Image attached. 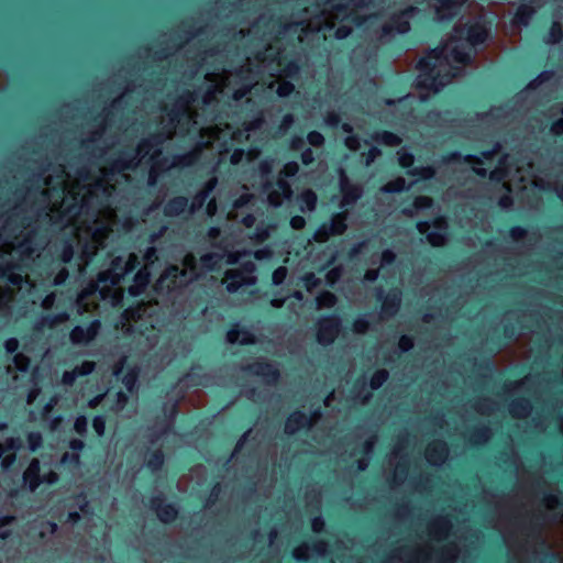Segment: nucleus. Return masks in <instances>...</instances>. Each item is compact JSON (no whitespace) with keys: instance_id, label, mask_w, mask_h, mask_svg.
<instances>
[{"instance_id":"obj_53","label":"nucleus","mask_w":563,"mask_h":563,"mask_svg":"<svg viewBox=\"0 0 563 563\" xmlns=\"http://www.w3.org/2000/svg\"><path fill=\"white\" fill-rule=\"evenodd\" d=\"M369 329V322L365 317H358L353 322V331L358 334H364Z\"/></svg>"},{"instance_id":"obj_31","label":"nucleus","mask_w":563,"mask_h":563,"mask_svg":"<svg viewBox=\"0 0 563 563\" xmlns=\"http://www.w3.org/2000/svg\"><path fill=\"white\" fill-rule=\"evenodd\" d=\"M500 150V144L497 142L492 150H485L481 152V156L476 155H464L465 163H473L475 165H483L484 159H492L494 155Z\"/></svg>"},{"instance_id":"obj_35","label":"nucleus","mask_w":563,"mask_h":563,"mask_svg":"<svg viewBox=\"0 0 563 563\" xmlns=\"http://www.w3.org/2000/svg\"><path fill=\"white\" fill-rule=\"evenodd\" d=\"M4 350L7 354L14 355V362L16 365H19L20 361H25L27 363V360L22 355L18 353L20 343L19 340L15 338H9L4 341Z\"/></svg>"},{"instance_id":"obj_51","label":"nucleus","mask_w":563,"mask_h":563,"mask_svg":"<svg viewBox=\"0 0 563 563\" xmlns=\"http://www.w3.org/2000/svg\"><path fill=\"white\" fill-rule=\"evenodd\" d=\"M92 428L97 435L101 437L106 430V416L103 413L96 415L92 419Z\"/></svg>"},{"instance_id":"obj_28","label":"nucleus","mask_w":563,"mask_h":563,"mask_svg":"<svg viewBox=\"0 0 563 563\" xmlns=\"http://www.w3.org/2000/svg\"><path fill=\"white\" fill-rule=\"evenodd\" d=\"M134 285L130 287L131 295H139L150 283V272L146 268L139 269L133 277Z\"/></svg>"},{"instance_id":"obj_43","label":"nucleus","mask_w":563,"mask_h":563,"mask_svg":"<svg viewBox=\"0 0 563 563\" xmlns=\"http://www.w3.org/2000/svg\"><path fill=\"white\" fill-rule=\"evenodd\" d=\"M27 446L31 452H36L43 444L42 434L37 431H31L26 435Z\"/></svg>"},{"instance_id":"obj_21","label":"nucleus","mask_w":563,"mask_h":563,"mask_svg":"<svg viewBox=\"0 0 563 563\" xmlns=\"http://www.w3.org/2000/svg\"><path fill=\"white\" fill-rule=\"evenodd\" d=\"M379 0H347L346 3L336 2L331 5V9L336 13H346L350 4L353 5L355 10L357 9H367L371 7H376Z\"/></svg>"},{"instance_id":"obj_64","label":"nucleus","mask_w":563,"mask_h":563,"mask_svg":"<svg viewBox=\"0 0 563 563\" xmlns=\"http://www.w3.org/2000/svg\"><path fill=\"white\" fill-rule=\"evenodd\" d=\"M433 527L437 533L444 534L450 528V521L446 518H440L434 522Z\"/></svg>"},{"instance_id":"obj_29","label":"nucleus","mask_w":563,"mask_h":563,"mask_svg":"<svg viewBox=\"0 0 563 563\" xmlns=\"http://www.w3.org/2000/svg\"><path fill=\"white\" fill-rule=\"evenodd\" d=\"M278 64L282 66L283 75L287 78H296L300 71V65L297 59L280 57Z\"/></svg>"},{"instance_id":"obj_36","label":"nucleus","mask_w":563,"mask_h":563,"mask_svg":"<svg viewBox=\"0 0 563 563\" xmlns=\"http://www.w3.org/2000/svg\"><path fill=\"white\" fill-rule=\"evenodd\" d=\"M389 378V373L385 368L376 369L369 379V386L373 390L379 389Z\"/></svg>"},{"instance_id":"obj_22","label":"nucleus","mask_w":563,"mask_h":563,"mask_svg":"<svg viewBox=\"0 0 563 563\" xmlns=\"http://www.w3.org/2000/svg\"><path fill=\"white\" fill-rule=\"evenodd\" d=\"M272 229L273 225L263 219L255 224L250 239L256 244H263L269 239Z\"/></svg>"},{"instance_id":"obj_57","label":"nucleus","mask_w":563,"mask_h":563,"mask_svg":"<svg viewBox=\"0 0 563 563\" xmlns=\"http://www.w3.org/2000/svg\"><path fill=\"white\" fill-rule=\"evenodd\" d=\"M398 346L401 352L406 353L413 349V339L410 335L402 334L399 338Z\"/></svg>"},{"instance_id":"obj_27","label":"nucleus","mask_w":563,"mask_h":563,"mask_svg":"<svg viewBox=\"0 0 563 563\" xmlns=\"http://www.w3.org/2000/svg\"><path fill=\"white\" fill-rule=\"evenodd\" d=\"M490 430L487 426H479L472 429L468 437V443L474 448H479L489 439Z\"/></svg>"},{"instance_id":"obj_42","label":"nucleus","mask_w":563,"mask_h":563,"mask_svg":"<svg viewBox=\"0 0 563 563\" xmlns=\"http://www.w3.org/2000/svg\"><path fill=\"white\" fill-rule=\"evenodd\" d=\"M332 236L334 235L329 230L325 221H323L313 233V240L319 243H325Z\"/></svg>"},{"instance_id":"obj_50","label":"nucleus","mask_w":563,"mask_h":563,"mask_svg":"<svg viewBox=\"0 0 563 563\" xmlns=\"http://www.w3.org/2000/svg\"><path fill=\"white\" fill-rule=\"evenodd\" d=\"M324 141L325 140H324L323 134L316 130L308 132V134L306 136V142L314 147L322 146L324 144Z\"/></svg>"},{"instance_id":"obj_47","label":"nucleus","mask_w":563,"mask_h":563,"mask_svg":"<svg viewBox=\"0 0 563 563\" xmlns=\"http://www.w3.org/2000/svg\"><path fill=\"white\" fill-rule=\"evenodd\" d=\"M74 246L71 244V242L69 240H66L63 244V247H62V252L59 254V260L65 263V264H68L71 262L73 257H74Z\"/></svg>"},{"instance_id":"obj_4","label":"nucleus","mask_w":563,"mask_h":563,"mask_svg":"<svg viewBox=\"0 0 563 563\" xmlns=\"http://www.w3.org/2000/svg\"><path fill=\"white\" fill-rule=\"evenodd\" d=\"M341 318L336 313H329L321 317L317 323V342L322 346L333 344L341 331Z\"/></svg>"},{"instance_id":"obj_59","label":"nucleus","mask_w":563,"mask_h":563,"mask_svg":"<svg viewBox=\"0 0 563 563\" xmlns=\"http://www.w3.org/2000/svg\"><path fill=\"white\" fill-rule=\"evenodd\" d=\"M140 265V261L135 254H130L129 258L124 262V274L133 273L137 266Z\"/></svg>"},{"instance_id":"obj_58","label":"nucleus","mask_w":563,"mask_h":563,"mask_svg":"<svg viewBox=\"0 0 563 563\" xmlns=\"http://www.w3.org/2000/svg\"><path fill=\"white\" fill-rule=\"evenodd\" d=\"M552 76V73L549 71V70H543L541 71L536 79H533L532 81H530L528 84V88L529 89H536L538 87V85L544 82V81H548Z\"/></svg>"},{"instance_id":"obj_40","label":"nucleus","mask_w":563,"mask_h":563,"mask_svg":"<svg viewBox=\"0 0 563 563\" xmlns=\"http://www.w3.org/2000/svg\"><path fill=\"white\" fill-rule=\"evenodd\" d=\"M406 189V180L402 177H398L394 180L388 181L383 190L387 194H399Z\"/></svg>"},{"instance_id":"obj_63","label":"nucleus","mask_w":563,"mask_h":563,"mask_svg":"<svg viewBox=\"0 0 563 563\" xmlns=\"http://www.w3.org/2000/svg\"><path fill=\"white\" fill-rule=\"evenodd\" d=\"M352 33V29L347 25H339L334 31V36L339 41L346 40Z\"/></svg>"},{"instance_id":"obj_32","label":"nucleus","mask_w":563,"mask_h":563,"mask_svg":"<svg viewBox=\"0 0 563 563\" xmlns=\"http://www.w3.org/2000/svg\"><path fill=\"white\" fill-rule=\"evenodd\" d=\"M563 40V27L561 23L553 22L543 36V42L547 44H558Z\"/></svg>"},{"instance_id":"obj_33","label":"nucleus","mask_w":563,"mask_h":563,"mask_svg":"<svg viewBox=\"0 0 563 563\" xmlns=\"http://www.w3.org/2000/svg\"><path fill=\"white\" fill-rule=\"evenodd\" d=\"M80 464V454L67 451L60 457V465L68 471L77 470Z\"/></svg>"},{"instance_id":"obj_11","label":"nucleus","mask_w":563,"mask_h":563,"mask_svg":"<svg viewBox=\"0 0 563 563\" xmlns=\"http://www.w3.org/2000/svg\"><path fill=\"white\" fill-rule=\"evenodd\" d=\"M254 376L263 378L267 385H276L280 378L279 368L268 361H257L245 368Z\"/></svg>"},{"instance_id":"obj_56","label":"nucleus","mask_w":563,"mask_h":563,"mask_svg":"<svg viewBox=\"0 0 563 563\" xmlns=\"http://www.w3.org/2000/svg\"><path fill=\"white\" fill-rule=\"evenodd\" d=\"M508 233L511 240L520 241L527 235V229L521 225H512Z\"/></svg>"},{"instance_id":"obj_23","label":"nucleus","mask_w":563,"mask_h":563,"mask_svg":"<svg viewBox=\"0 0 563 563\" xmlns=\"http://www.w3.org/2000/svg\"><path fill=\"white\" fill-rule=\"evenodd\" d=\"M429 228L430 222L428 221H419L417 223V230L420 234L427 235V240L432 246H441L445 241L444 234L438 231L428 232Z\"/></svg>"},{"instance_id":"obj_62","label":"nucleus","mask_w":563,"mask_h":563,"mask_svg":"<svg viewBox=\"0 0 563 563\" xmlns=\"http://www.w3.org/2000/svg\"><path fill=\"white\" fill-rule=\"evenodd\" d=\"M395 261H396V254L391 250L386 249L382 252L380 262H382L383 266L393 265L395 263Z\"/></svg>"},{"instance_id":"obj_26","label":"nucleus","mask_w":563,"mask_h":563,"mask_svg":"<svg viewBox=\"0 0 563 563\" xmlns=\"http://www.w3.org/2000/svg\"><path fill=\"white\" fill-rule=\"evenodd\" d=\"M450 57L455 63L467 65L472 60L471 48L467 44H456L450 49Z\"/></svg>"},{"instance_id":"obj_15","label":"nucleus","mask_w":563,"mask_h":563,"mask_svg":"<svg viewBox=\"0 0 563 563\" xmlns=\"http://www.w3.org/2000/svg\"><path fill=\"white\" fill-rule=\"evenodd\" d=\"M44 482L41 475V462L33 457L22 475V484L26 486L31 493H34Z\"/></svg>"},{"instance_id":"obj_45","label":"nucleus","mask_w":563,"mask_h":563,"mask_svg":"<svg viewBox=\"0 0 563 563\" xmlns=\"http://www.w3.org/2000/svg\"><path fill=\"white\" fill-rule=\"evenodd\" d=\"M74 430L75 432L81 437L85 438L88 433V419L84 415H79L74 422Z\"/></svg>"},{"instance_id":"obj_6","label":"nucleus","mask_w":563,"mask_h":563,"mask_svg":"<svg viewBox=\"0 0 563 563\" xmlns=\"http://www.w3.org/2000/svg\"><path fill=\"white\" fill-rule=\"evenodd\" d=\"M113 375L121 380L128 393L133 394L137 390L140 368L136 364L128 363L123 357L114 366Z\"/></svg>"},{"instance_id":"obj_52","label":"nucleus","mask_w":563,"mask_h":563,"mask_svg":"<svg viewBox=\"0 0 563 563\" xmlns=\"http://www.w3.org/2000/svg\"><path fill=\"white\" fill-rule=\"evenodd\" d=\"M449 76H442L440 70L434 71V87L430 90V92L438 93L440 92L449 81Z\"/></svg>"},{"instance_id":"obj_34","label":"nucleus","mask_w":563,"mask_h":563,"mask_svg":"<svg viewBox=\"0 0 563 563\" xmlns=\"http://www.w3.org/2000/svg\"><path fill=\"white\" fill-rule=\"evenodd\" d=\"M314 300L317 308H332L338 301L336 296L329 290L320 291Z\"/></svg>"},{"instance_id":"obj_18","label":"nucleus","mask_w":563,"mask_h":563,"mask_svg":"<svg viewBox=\"0 0 563 563\" xmlns=\"http://www.w3.org/2000/svg\"><path fill=\"white\" fill-rule=\"evenodd\" d=\"M164 464L165 453L162 448H156L154 450L150 448L146 449L145 466L151 473L155 474L161 472Z\"/></svg>"},{"instance_id":"obj_13","label":"nucleus","mask_w":563,"mask_h":563,"mask_svg":"<svg viewBox=\"0 0 563 563\" xmlns=\"http://www.w3.org/2000/svg\"><path fill=\"white\" fill-rule=\"evenodd\" d=\"M340 208L347 210L353 207L361 197V189L354 185L345 175L340 179Z\"/></svg>"},{"instance_id":"obj_5","label":"nucleus","mask_w":563,"mask_h":563,"mask_svg":"<svg viewBox=\"0 0 563 563\" xmlns=\"http://www.w3.org/2000/svg\"><path fill=\"white\" fill-rule=\"evenodd\" d=\"M208 196V191L198 194L189 207V199L185 196H176L170 198L163 208L165 217L175 218L184 212H192L197 207H200Z\"/></svg>"},{"instance_id":"obj_3","label":"nucleus","mask_w":563,"mask_h":563,"mask_svg":"<svg viewBox=\"0 0 563 563\" xmlns=\"http://www.w3.org/2000/svg\"><path fill=\"white\" fill-rule=\"evenodd\" d=\"M455 35L464 41L470 48H476L487 41L489 29L487 24L481 20L468 21L464 25L455 29Z\"/></svg>"},{"instance_id":"obj_44","label":"nucleus","mask_w":563,"mask_h":563,"mask_svg":"<svg viewBox=\"0 0 563 563\" xmlns=\"http://www.w3.org/2000/svg\"><path fill=\"white\" fill-rule=\"evenodd\" d=\"M95 368L96 363L93 361H82L80 364L74 367V371L78 377H84L90 375Z\"/></svg>"},{"instance_id":"obj_20","label":"nucleus","mask_w":563,"mask_h":563,"mask_svg":"<svg viewBox=\"0 0 563 563\" xmlns=\"http://www.w3.org/2000/svg\"><path fill=\"white\" fill-rule=\"evenodd\" d=\"M372 140L384 146H398L401 144V137L395 132L388 130H378L372 134Z\"/></svg>"},{"instance_id":"obj_24","label":"nucleus","mask_w":563,"mask_h":563,"mask_svg":"<svg viewBox=\"0 0 563 563\" xmlns=\"http://www.w3.org/2000/svg\"><path fill=\"white\" fill-rule=\"evenodd\" d=\"M346 213L338 212L334 213L327 222L329 230L332 232L334 236L342 235L346 229Z\"/></svg>"},{"instance_id":"obj_19","label":"nucleus","mask_w":563,"mask_h":563,"mask_svg":"<svg viewBox=\"0 0 563 563\" xmlns=\"http://www.w3.org/2000/svg\"><path fill=\"white\" fill-rule=\"evenodd\" d=\"M124 275V261L118 256L111 261V268L103 272L99 276L100 282L110 280L112 284H117Z\"/></svg>"},{"instance_id":"obj_37","label":"nucleus","mask_w":563,"mask_h":563,"mask_svg":"<svg viewBox=\"0 0 563 563\" xmlns=\"http://www.w3.org/2000/svg\"><path fill=\"white\" fill-rule=\"evenodd\" d=\"M417 69L419 70V74L437 71L438 67L435 64V57L426 56L420 58L417 63Z\"/></svg>"},{"instance_id":"obj_17","label":"nucleus","mask_w":563,"mask_h":563,"mask_svg":"<svg viewBox=\"0 0 563 563\" xmlns=\"http://www.w3.org/2000/svg\"><path fill=\"white\" fill-rule=\"evenodd\" d=\"M449 454V446L445 441L437 440L431 443L427 451L426 457L431 465H440L444 463Z\"/></svg>"},{"instance_id":"obj_16","label":"nucleus","mask_w":563,"mask_h":563,"mask_svg":"<svg viewBox=\"0 0 563 563\" xmlns=\"http://www.w3.org/2000/svg\"><path fill=\"white\" fill-rule=\"evenodd\" d=\"M225 338L230 344L239 342L241 345H253L255 343V336L251 330L241 325L239 322H234L230 325Z\"/></svg>"},{"instance_id":"obj_38","label":"nucleus","mask_w":563,"mask_h":563,"mask_svg":"<svg viewBox=\"0 0 563 563\" xmlns=\"http://www.w3.org/2000/svg\"><path fill=\"white\" fill-rule=\"evenodd\" d=\"M15 266L13 264H8L4 267H1V275L12 285L20 286L22 283V276L13 273Z\"/></svg>"},{"instance_id":"obj_12","label":"nucleus","mask_w":563,"mask_h":563,"mask_svg":"<svg viewBox=\"0 0 563 563\" xmlns=\"http://www.w3.org/2000/svg\"><path fill=\"white\" fill-rule=\"evenodd\" d=\"M398 164L411 177L431 178L434 173L431 167H416L413 154L406 150L398 153Z\"/></svg>"},{"instance_id":"obj_60","label":"nucleus","mask_w":563,"mask_h":563,"mask_svg":"<svg viewBox=\"0 0 563 563\" xmlns=\"http://www.w3.org/2000/svg\"><path fill=\"white\" fill-rule=\"evenodd\" d=\"M300 159L305 166L311 165L316 159L312 148L306 146L300 153Z\"/></svg>"},{"instance_id":"obj_14","label":"nucleus","mask_w":563,"mask_h":563,"mask_svg":"<svg viewBox=\"0 0 563 563\" xmlns=\"http://www.w3.org/2000/svg\"><path fill=\"white\" fill-rule=\"evenodd\" d=\"M255 278H246L242 271L227 269L223 274V284L229 294H236L243 286H252Z\"/></svg>"},{"instance_id":"obj_54","label":"nucleus","mask_w":563,"mask_h":563,"mask_svg":"<svg viewBox=\"0 0 563 563\" xmlns=\"http://www.w3.org/2000/svg\"><path fill=\"white\" fill-rule=\"evenodd\" d=\"M19 249L23 255H31L34 252L33 247V239L31 233H29L20 243Z\"/></svg>"},{"instance_id":"obj_48","label":"nucleus","mask_w":563,"mask_h":563,"mask_svg":"<svg viewBox=\"0 0 563 563\" xmlns=\"http://www.w3.org/2000/svg\"><path fill=\"white\" fill-rule=\"evenodd\" d=\"M294 91L295 85L289 80H284L278 85L276 89V95L279 98H288L290 95H292Z\"/></svg>"},{"instance_id":"obj_49","label":"nucleus","mask_w":563,"mask_h":563,"mask_svg":"<svg viewBox=\"0 0 563 563\" xmlns=\"http://www.w3.org/2000/svg\"><path fill=\"white\" fill-rule=\"evenodd\" d=\"M287 268L285 266H278L272 273V284L275 286H280L285 283L287 278Z\"/></svg>"},{"instance_id":"obj_25","label":"nucleus","mask_w":563,"mask_h":563,"mask_svg":"<svg viewBox=\"0 0 563 563\" xmlns=\"http://www.w3.org/2000/svg\"><path fill=\"white\" fill-rule=\"evenodd\" d=\"M532 409L531 401L526 397H520L511 401L509 412L512 417L521 418L527 416Z\"/></svg>"},{"instance_id":"obj_1","label":"nucleus","mask_w":563,"mask_h":563,"mask_svg":"<svg viewBox=\"0 0 563 563\" xmlns=\"http://www.w3.org/2000/svg\"><path fill=\"white\" fill-rule=\"evenodd\" d=\"M422 14L413 4L389 12L380 26L378 43L390 55H401L415 43L411 36V22Z\"/></svg>"},{"instance_id":"obj_7","label":"nucleus","mask_w":563,"mask_h":563,"mask_svg":"<svg viewBox=\"0 0 563 563\" xmlns=\"http://www.w3.org/2000/svg\"><path fill=\"white\" fill-rule=\"evenodd\" d=\"M148 507L156 512L162 523H173L179 515V507L175 503H166L162 493L153 495L148 500Z\"/></svg>"},{"instance_id":"obj_41","label":"nucleus","mask_w":563,"mask_h":563,"mask_svg":"<svg viewBox=\"0 0 563 563\" xmlns=\"http://www.w3.org/2000/svg\"><path fill=\"white\" fill-rule=\"evenodd\" d=\"M300 279L308 291H312L321 285V279L312 272L305 273Z\"/></svg>"},{"instance_id":"obj_30","label":"nucleus","mask_w":563,"mask_h":563,"mask_svg":"<svg viewBox=\"0 0 563 563\" xmlns=\"http://www.w3.org/2000/svg\"><path fill=\"white\" fill-rule=\"evenodd\" d=\"M222 256L218 253L209 252L205 253L199 258L200 267L206 272L217 271V266L221 262Z\"/></svg>"},{"instance_id":"obj_2","label":"nucleus","mask_w":563,"mask_h":563,"mask_svg":"<svg viewBox=\"0 0 563 563\" xmlns=\"http://www.w3.org/2000/svg\"><path fill=\"white\" fill-rule=\"evenodd\" d=\"M163 142L164 136L161 133H154L148 137L142 139L136 148L121 152L111 162V172H124L134 168L132 163L139 154H147L152 148L161 146Z\"/></svg>"},{"instance_id":"obj_61","label":"nucleus","mask_w":563,"mask_h":563,"mask_svg":"<svg viewBox=\"0 0 563 563\" xmlns=\"http://www.w3.org/2000/svg\"><path fill=\"white\" fill-rule=\"evenodd\" d=\"M507 176L506 169L501 167H496L488 174V178L494 183H501Z\"/></svg>"},{"instance_id":"obj_9","label":"nucleus","mask_w":563,"mask_h":563,"mask_svg":"<svg viewBox=\"0 0 563 563\" xmlns=\"http://www.w3.org/2000/svg\"><path fill=\"white\" fill-rule=\"evenodd\" d=\"M321 415L320 408L312 411L311 415L300 409H296L289 413L286 419L284 431L287 435H295L298 431L309 430L312 427V419Z\"/></svg>"},{"instance_id":"obj_8","label":"nucleus","mask_w":563,"mask_h":563,"mask_svg":"<svg viewBox=\"0 0 563 563\" xmlns=\"http://www.w3.org/2000/svg\"><path fill=\"white\" fill-rule=\"evenodd\" d=\"M101 329V321L97 318L82 324L75 325L69 332V340L74 345H88L92 342Z\"/></svg>"},{"instance_id":"obj_10","label":"nucleus","mask_w":563,"mask_h":563,"mask_svg":"<svg viewBox=\"0 0 563 563\" xmlns=\"http://www.w3.org/2000/svg\"><path fill=\"white\" fill-rule=\"evenodd\" d=\"M376 299L382 301L380 314L383 318H390L397 314L401 303V292L398 289H390L387 294L382 288L377 289Z\"/></svg>"},{"instance_id":"obj_46","label":"nucleus","mask_w":563,"mask_h":563,"mask_svg":"<svg viewBox=\"0 0 563 563\" xmlns=\"http://www.w3.org/2000/svg\"><path fill=\"white\" fill-rule=\"evenodd\" d=\"M299 173V165L295 161H290L284 164L280 175L285 178H294Z\"/></svg>"},{"instance_id":"obj_55","label":"nucleus","mask_w":563,"mask_h":563,"mask_svg":"<svg viewBox=\"0 0 563 563\" xmlns=\"http://www.w3.org/2000/svg\"><path fill=\"white\" fill-rule=\"evenodd\" d=\"M13 517L10 515L0 516V539L5 540L10 536L9 530H3V528L8 527L12 523Z\"/></svg>"},{"instance_id":"obj_39","label":"nucleus","mask_w":563,"mask_h":563,"mask_svg":"<svg viewBox=\"0 0 563 563\" xmlns=\"http://www.w3.org/2000/svg\"><path fill=\"white\" fill-rule=\"evenodd\" d=\"M434 73L419 74L417 78V88L423 89L430 92L434 87Z\"/></svg>"}]
</instances>
